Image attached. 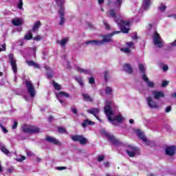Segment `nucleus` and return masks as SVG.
<instances>
[{
    "instance_id": "obj_1",
    "label": "nucleus",
    "mask_w": 176,
    "mask_h": 176,
    "mask_svg": "<svg viewBox=\"0 0 176 176\" xmlns=\"http://www.w3.org/2000/svg\"><path fill=\"white\" fill-rule=\"evenodd\" d=\"M116 34H120V31H114L111 34L102 36L103 39L101 41L93 40V41H87L85 42V45H92L93 46H101V45H104V42L108 43L112 41V38L113 35H116Z\"/></svg>"
},
{
    "instance_id": "obj_2",
    "label": "nucleus",
    "mask_w": 176,
    "mask_h": 176,
    "mask_svg": "<svg viewBox=\"0 0 176 176\" xmlns=\"http://www.w3.org/2000/svg\"><path fill=\"white\" fill-rule=\"evenodd\" d=\"M104 113L106 116H107V119L109 122H111V124L113 126H118V122L113 118V111H112V107L109 104H107L104 107Z\"/></svg>"
},
{
    "instance_id": "obj_3",
    "label": "nucleus",
    "mask_w": 176,
    "mask_h": 176,
    "mask_svg": "<svg viewBox=\"0 0 176 176\" xmlns=\"http://www.w3.org/2000/svg\"><path fill=\"white\" fill-rule=\"evenodd\" d=\"M22 131L27 134H36L41 129L37 126L25 124L22 126Z\"/></svg>"
},
{
    "instance_id": "obj_4",
    "label": "nucleus",
    "mask_w": 176,
    "mask_h": 176,
    "mask_svg": "<svg viewBox=\"0 0 176 176\" xmlns=\"http://www.w3.org/2000/svg\"><path fill=\"white\" fill-rule=\"evenodd\" d=\"M71 139L74 142H79L80 145H86L88 142L87 138H85L83 135H75L72 136Z\"/></svg>"
},
{
    "instance_id": "obj_5",
    "label": "nucleus",
    "mask_w": 176,
    "mask_h": 176,
    "mask_svg": "<svg viewBox=\"0 0 176 176\" xmlns=\"http://www.w3.org/2000/svg\"><path fill=\"white\" fill-rule=\"evenodd\" d=\"M153 43L155 46H157V47H163V39L160 36V34L157 32H155L153 36Z\"/></svg>"
},
{
    "instance_id": "obj_6",
    "label": "nucleus",
    "mask_w": 176,
    "mask_h": 176,
    "mask_svg": "<svg viewBox=\"0 0 176 176\" xmlns=\"http://www.w3.org/2000/svg\"><path fill=\"white\" fill-rule=\"evenodd\" d=\"M119 27L121 28L122 32L123 34H129V32L130 31V28H126V27H130V21H125L124 20H120V23H118Z\"/></svg>"
},
{
    "instance_id": "obj_7",
    "label": "nucleus",
    "mask_w": 176,
    "mask_h": 176,
    "mask_svg": "<svg viewBox=\"0 0 176 176\" xmlns=\"http://www.w3.org/2000/svg\"><path fill=\"white\" fill-rule=\"evenodd\" d=\"M8 58L10 61V65L14 74H17V63L14 59V56L13 54H9Z\"/></svg>"
},
{
    "instance_id": "obj_8",
    "label": "nucleus",
    "mask_w": 176,
    "mask_h": 176,
    "mask_svg": "<svg viewBox=\"0 0 176 176\" xmlns=\"http://www.w3.org/2000/svg\"><path fill=\"white\" fill-rule=\"evenodd\" d=\"M28 92L29 93L30 97H35V88H34V85L31 83V81L27 80L25 82Z\"/></svg>"
},
{
    "instance_id": "obj_9",
    "label": "nucleus",
    "mask_w": 176,
    "mask_h": 176,
    "mask_svg": "<svg viewBox=\"0 0 176 176\" xmlns=\"http://www.w3.org/2000/svg\"><path fill=\"white\" fill-rule=\"evenodd\" d=\"M106 135L109 141L111 144H113V145H115L116 146H119V145H122V142H120V140L116 139V138H115V136H113V135L107 134Z\"/></svg>"
},
{
    "instance_id": "obj_10",
    "label": "nucleus",
    "mask_w": 176,
    "mask_h": 176,
    "mask_svg": "<svg viewBox=\"0 0 176 176\" xmlns=\"http://www.w3.org/2000/svg\"><path fill=\"white\" fill-rule=\"evenodd\" d=\"M128 148H129L130 150H126V153H127L128 156H129V157H134V156H135V153H137V152H138V148L135 147V146H133L131 145L128 146Z\"/></svg>"
},
{
    "instance_id": "obj_11",
    "label": "nucleus",
    "mask_w": 176,
    "mask_h": 176,
    "mask_svg": "<svg viewBox=\"0 0 176 176\" xmlns=\"http://www.w3.org/2000/svg\"><path fill=\"white\" fill-rule=\"evenodd\" d=\"M146 101L150 108L153 109H157V108H159V106L157 105V102L154 101L153 99H152V98L151 97L147 98Z\"/></svg>"
},
{
    "instance_id": "obj_12",
    "label": "nucleus",
    "mask_w": 176,
    "mask_h": 176,
    "mask_svg": "<svg viewBox=\"0 0 176 176\" xmlns=\"http://www.w3.org/2000/svg\"><path fill=\"white\" fill-rule=\"evenodd\" d=\"M176 146H170L166 148V155L168 156H174L175 155Z\"/></svg>"
},
{
    "instance_id": "obj_13",
    "label": "nucleus",
    "mask_w": 176,
    "mask_h": 176,
    "mask_svg": "<svg viewBox=\"0 0 176 176\" xmlns=\"http://www.w3.org/2000/svg\"><path fill=\"white\" fill-rule=\"evenodd\" d=\"M136 134L140 140H142L143 142L146 143V145H150L149 142H148V139L145 137V135L144 134V132H142L140 129L136 130Z\"/></svg>"
},
{
    "instance_id": "obj_14",
    "label": "nucleus",
    "mask_w": 176,
    "mask_h": 176,
    "mask_svg": "<svg viewBox=\"0 0 176 176\" xmlns=\"http://www.w3.org/2000/svg\"><path fill=\"white\" fill-rule=\"evenodd\" d=\"M55 2L58 8H59V12H61V10L65 11L64 5L65 4L66 0H55Z\"/></svg>"
},
{
    "instance_id": "obj_15",
    "label": "nucleus",
    "mask_w": 176,
    "mask_h": 176,
    "mask_svg": "<svg viewBox=\"0 0 176 176\" xmlns=\"http://www.w3.org/2000/svg\"><path fill=\"white\" fill-rule=\"evenodd\" d=\"M153 95L155 100H160V98H164V93L160 91H153Z\"/></svg>"
},
{
    "instance_id": "obj_16",
    "label": "nucleus",
    "mask_w": 176,
    "mask_h": 176,
    "mask_svg": "<svg viewBox=\"0 0 176 176\" xmlns=\"http://www.w3.org/2000/svg\"><path fill=\"white\" fill-rule=\"evenodd\" d=\"M45 141H47V142H50V144H54V145H58L60 144V142L57 140V139L49 135L45 137Z\"/></svg>"
},
{
    "instance_id": "obj_17",
    "label": "nucleus",
    "mask_w": 176,
    "mask_h": 176,
    "mask_svg": "<svg viewBox=\"0 0 176 176\" xmlns=\"http://www.w3.org/2000/svg\"><path fill=\"white\" fill-rule=\"evenodd\" d=\"M123 69L125 71V72H127V74H133V68L129 63L124 64Z\"/></svg>"
},
{
    "instance_id": "obj_18",
    "label": "nucleus",
    "mask_w": 176,
    "mask_h": 176,
    "mask_svg": "<svg viewBox=\"0 0 176 176\" xmlns=\"http://www.w3.org/2000/svg\"><path fill=\"white\" fill-rule=\"evenodd\" d=\"M26 64H28L29 67H34V68L38 69H41V66L39 65V64L34 62L33 60H26Z\"/></svg>"
},
{
    "instance_id": "obj_19",
    "label": "nucleus",
    "mask_w": 176,
    "mask_h": 176,
    "mask_svg": "<svg viewBox=\"0 0 176 176\" xmlns=\"http://www.w3.org/2000/svg\"><path fill=\"white\" fill-rule=\"evenodd\" d=\"M41 25H42V23H41V21H37L36 22H35L32 28V32H36L39 27H41Z\"/></svg>"
},
{
    "instance_id": "obj_20",
    "label": "nucleus",
    "mask_w": 176,
    "mask_h": 176,
    "mask_svg": "<svg viewBox=\"0 0 176 176\" xmlns=\"http://www.w3.org/2000/svg\"><path fill=\"white\" fill-rule=\"evenodd\" d=\"M94 124V122L91 121L89 119L85 120L84 122L82 123V127H84V129H86L87 126H93Z\"/></svg>"
},
{
    "instance_id": "obj_21",
    "label": "nucleus",
    "mask_w": 176,
    "mask_h": 176,
    "mask_svg": "<svg viewBox=\"0 0 176 176\" xmlns=\"http://www.w3.org/2000/svg\"><path fill=\"white\" fill-rule=\"evenodd\" d=\"M65 11H63V10H61L60 11H59V14H60V23L59 25H63L65 23V18L64 17V13Z\"/></svg>"
},
{
    "instance_id": "obj_22",
    "label": "nucleus",
    "mask_w": 176,
    "mask_h": 176,
    "mask_svg": "<svg viewBox=\"0 0 176 176\" xmlns=\"http://www.w3.org/2000/svg\"><path fill=\"white\" fill-rule=\"evenodd\" d=\"M12 23L13 25H14L15 27H19L23 24L21 19L19 18H15V19H12Z\"/></svg>"
},
{
    "instance_id": "obj_23",
    "label": "nucleus",
    "mask_w": 176,
    "mask_h": 176,
    "mask_svg": "<svg viewBox=\"0 0 176 176\" xmlns=\"http://www.w3.org/2000/svg\"><path fill=\"white\" fill-rule=\"evenodd\" d=\"M61 96L63 97H65L66 98H69V94L66 93V92L63 91H59L58 93H57L56 94V97H60L61 98Z\"/></svg>"
},
{
    "instance_id": "obj_24",
    "label": "nucleus",
    "mask_w": 176,
    "mask_h": 176,
    "mask_svg": "<svg viewBox=\"0 0 176 176\" xmlns=\"http://www.w3.org/2000/svg\"><path fill=\"white\" fill-rule=\"evenodd\" d=\"M67 42H68V38H65L62 39L61 41L57 40L56 43H58V45H60L62 47H65V45H67Z\"/></svg>"
},
{
    "instance_id": "obj_25",
    "label": "nucleus",
    "mask_w": 176,
    "mask_h": 176,
    "mask_svg": "<svg viewBox=\"0 0 176 176\" xmlns=\"http://www.w3.org/2000/svg\"><path fill=\"white\" fill-rule=\"evenodd\" d=\"M82 96L83 97L85 101H87V102H93V98L87 94H82Z\"/></svg>"
},
{
    "instance_id": "obj_26",
    "label": "nucleus",
    "mask_w": 176,
    "mask_h": 176,
    "mask_svg": "<svg viewBox=\"0 0 176 176\" xmlns=\"http://www.w3.org/2000/svg\"><path fill=\"white\" fill-rule=\"evenodd\" d=\"M113 118L118 122V123H122L123 120H124V118L122 115H118L116 117L113 116Z\"/></svg>"
},
{
    "instance_id": "obj_27",
    "label": "nucleus",
    "mask_w": 176,
    "mask_h": 176,
    "mask_svg": "<svg viewBox=\"0 0 176 176\" xmlns=\"http://www.w3.org/2000/svg\"><path fill=\"white\" fill-rule=\"evenodd\" d=\"M77 71L80 72V74H85V75H87L90 74V70L89 69H85L80 67H76Z\"/></svg>"
},
{
    "instance_id": "obj_28",
    "label": "nucleus",
    "mask_w": 176,
    "mask_h": 176,
    "mask_svg": "<svg viewBox=\"0 0 176 176\" xmlns=\"http://www.w3.org/2000/svg\"><path fill=\"white\" fill-rule=\"evenodd\" d=\"M88 113H91V115H94L96 116L97 113H100V109H93L92 110H87Z\"/></svg>"
},
{
    "instance_id": "obj_29",
    "label": "nucleus",
    "mask_w": 176,
    "mask_h": 176,
    "mask_svg": "<svg viewBox=\"0 0 176 176\" xmlns=\"http://www.w3.org/2000/svg\"><path fill=\"white\" fill-rule=\"evenodd\" d=\"M151 6V1H147L146 0L143 1V8L144 10H148Z\"/></svg>"
},
{
    "instance_id": "obj_30",
    "label": "nucleus",
    "mask_w": 176,
    "mask_h": 176,
    "mask_svg": "<svg viewBox=\"0 0 176 176\" xmlns=\"http://www.w3.org/2000/svg\"><path fill=\"white\" fill-rule=\"evenodd\" d=\"M109 17H111L112 19H115V17H116V12L113 9H110L109 10Z\"/></svg>"
},
{
    "instance_id": "obj_31",
    "label": "nucleus",
    "mask_w": 176,
    "mask_h": 176,
    "mask_svg": "<svg viewBox=\"0 0 176 176\" xmlns=\"http://www.w3.org/2000/svg\"><path fill=\"white\" fill-rule=\"evenodd\" d=\"M1 152H3V153H4V155H10V151H9V150H8V148H6V146H3L1 147Z\"/></svg>"
},
{
    "instance_id": "obj_32",
    "label": "nucleus",
    "mask_w": 176,
    "mask_h": 176,
    "mask_svg": "<svg viewBox=\"0 0 176 176\" xmlns=\"http://www.w3.org/2000/svg\"><path fill=\"white\" fill-rule=\"evenodd\" d=\"M24 39H25L26 41H31V39H32V33L31 32V31H29L28 34H26L25 35Z\"/></svg>"
},
{
    "instance_id": "obj_33",
    "label": "nucleus",
    "mask_w": 176,
    "mask_h": 176,
    "mask_svg": "<svg viewBox=\"0 0 176 176\" xmlns=\"http://www.w3.org/2000/svg\"><path fill=\"white\" fill-rule=\"evenodd\" d=\"M75 80H76V82H78V83L80 85V86L81 87H83L84 82H83V79H82V78H80V77H76Z\"/></svg>"
},
{
    "instance_id": "obj_34",
    "label": "nucleus",
    "mask_w": 176,
    "mask_h": 176,
    "mask_svg": "<svg viewBox=\"0 0 176 176\" xmlns=\"http://www.w3.org/2000/svg\"><path fill=\"white\" fill-rule=\"evenodd\" d=\"M52 84L55 90H61V85H60L58 83L56 82L55 81H53Z\"/></svg>"
},
{
    "instance_id": "obj_35",
    "label": "nucleus",
    "mask_w": 176,
    "mask_h": 176,
    "mask_svg": "<svg viewBox=\"0 0 176 176\" xmlns=\"http://www.w3.org/2000/svg\"><path fill=\"white\" fill-rule=\"evenodd\" d=\"M105 93L107 96H111L112 94V88L111 87H106Z\"/></svg>"
},
{
    "instance_id": "obj_36",
    "label": "nucleus",
    "mask_w": 176,
    "mask_h": 176,
    "mask_svg": "<svg viewBox=\"0 0 176 176\" xmlns=\"http://www.w3.org/2000/svg\"><path fill=\"white\" fill-rule=\"evenodd\" d=\"M139 69L142 74H145V67L144 66V64H139Z\"/></svg>"
},
{
    "instance_id": "obj_37",
    "label": "nucleus",
    "mask_w": 176,
    "mask_h": 176,
    "mask_svg": "<svg viewBox=\"0 0 176 176\" xmlns=\"http://www.w3.org/2000/svg\"><path fill=\"white\" fill-rule=\"evenodd\" d=\"M58 131L60 134H64V133H67V129H65V128L63 127H58Z\"/></svg>"
},
{
    "instance_id": "obj_38",
    "label": "nucleus",
    "mask_w": 176,
    "mask_h": 176,
    "mask_svg": "<svg viewBox=\"0 0 176 176\" xmlns=\"http://www.w3.org/2000/svg\"><path fill=\"white\" fill-rule=\"evenodd\" d=\"M121 52H124V53H131V50H130V48L129 47H124V48H121Z\"/></svg>"
},
{
    "instance_id": "obj_39",
    "label": "nucleus",
    "mask_w": 176,
    "mask_h": 176,
    "mask_svg": "<svg viewBox=\"0 0 176 176\" xmlns=\"http://www.w3.org/2000/svg\"><path fill=\"white\" fill-rule=\"evenodd\" d=\"M158 9L159 10H160V12H165L166 9H167V6L162 4L161 6L158 8Z\"/></svg>"
},
{
    "instance_id": "obj_40",
    "label": "nucleus",
    "mask_w": 176,
    "mask_h": 176,
    "mask_svg": "<svg viewBox=\"0 0 176 176\" xmlns=\"http://www.w3.org/2000/svg\"><path fill=\"white\" fill-rule=\"evenodd\" d=\"M142 79L146 82L147 83V82L149 80V78H148V77L146 76V74L145 73H143V75L142 76Z\"/></svg>"
},
{
    "instance_id": "obj_41",
    "label": "nucleus",
    "mask_w": 176,
    "mask_h": 176,
    "mask_svg": "<svg viewBox=\"0 0 176 176\" xmlns=\"http://www.w3.org/2000/svg\"><path fill=\"white\" fill-rule=\"evenodd\" d=\"M109 72H108V71L104 72V78L105 82H108V76H109Z\"/></svg>"
},
{
    "instance_id": "obj_42",
    "label": "nucleus",
    "mask_w": 176,
    "mask_h": 176,
    "mask_svg": "<svg viewBox=\"0 0 176 176\" xmlns=\"http://www.w3.org/2000/svg\"><path fill=\"white\" fill-rule=\"evenodd\" d=\"M89 85H94V83H96V80L94 79V77H90L89 78Z\"/></svg>"
},
{
    "instance_id": "obj_43",
    "label": "nucleus",
    "mask_w": 176,
    "mask_h": 176,
    "mask_svg": "<svg viewBox=\"0 0 176 176\" xmlns=\"http://www.w3.org/2000/svg\"><path fill=\"white\" fill-rule=\"evenodd\" d=\"M169 82L167 80H163L162 83V87H166V86H168Z\"/></svg>"
},
{
    "instance_id": "obj_44",
    "label": "nucleus",
    "mask_w": 176,
    "mask_h": 176,
    "mask_svg": "<svg viewBox=\"0 0 176 176\" xmlns=\"http://www.w3.org/2000/svg\"><path fill=\"white\" fill-rule=\"evenodd\" d=\"M126 46L129 47H131V49H134V43L133 42H128L126 43Z\"/></svg>"
},
{
    "instance_id": "obj_45",
    "label": "nucleus",
    "mask_w": 176,
    "mask_h": 176,
    "mask_svg": "<svg viewBox=\"0 0 176 176\" xmlns=\"http://www.w3.org/2000/svg\"><path fill=\"white\" fill-rule=\"evenodd\" d=\"M0 127L2 130V131L5 133V134H6V133H8V129L6 128H5V126L2 124H0Z\"/></svg>"
},
{
    "instance_id": "obj_46",
    "label": "nucleus",
    "mask_w": 176,
    "mask_h": 176,
    "mask_svg": "<svg viewBox=\"0 0 176 176\" xmlns=\"http://www.w3.org/2000/svg\"><path fill=\"white\" fill-rule=\"evenodd\" d=\"M17 8L20 10L23 9V0H19Z\"/></svg>"
},
{
    "instance_id": "obj_47",
    "label": "nucleus",
    "mask_w": 176,
    "mask_h": 176,
    "mask_svg": "<svg viewBox=\"0 0 176 176\" xmlns=\"http://www.w3.org/2000/svg\"><path fill=\"white\" fill-rule=\"evenodd\" d=\"M25 159H27V158L25 157V156H24V155H21V156H20V158H17L16 160H17V162H23V160H25Z\"/></svg>"
},
{
    "instance_id": "obj_48",
    "label": "nucleus",
    "mask_w": 176,
    "mask_h": 176,
    "mask_svg": "<svg viewBox=\"0 0 176 176\" xmlns=\"http://www.w3.org/2000/svg\"><path fill=\"white\" fill-rule=\"evenodd\" d=\"M146 83H147L148 87H155V83H153V82H151L148 80Z\"/></svg>"
},
{
    "instance_id": "obj_49",
    "label": "nucleus",
    "mask_w": 176,
    "mask_h": 176,
    "mask_svg": "<svg viewBox=\"0 0 176 176\" xmlns=\"http://www.w3.org/2000/svg\"><path fill=\"white\" fill-rule=\"evenodd\" d=\"M1 47L2 48H1L0 47V53H1V52H6V44H3L2 45H1Z\"/></svg>"
},
{
    "instance_id": "obj_50",
    "label": "nucleus",
    "mask_w": 176,
    "mask_h": 176,
    "mask_svg": "<svg viewBox=\"0 0 176 176\" xmlns=\"http://www.w3.org/2000/svg\"><path fill=\"white\" fill-rule=\"evenodd\" d=\"M33 39L34 41H38L42 39V36L41 35H37L36 36L34 37Z\"/></svg>"
},
{
    "instance_id": "obj_51",
    "label": "nucleus",
    "mask_w": 176,
    "mask_h": 176,
    "mask_svg": "<svg viewBox=\"0 0 176 176\" xmlns=\"http://www.w3.org/2000/svg\"><path fill=\"white\" fill-rule=\"evenodd\" d=\"M105 156L104 155H99L98 157V162H102V160H104Z\"/></svg>"
},
{
    "instance_id": "obj_52",
    "label": "nucleus",
    "mask_w": 176,
    "mask_h": 176,
    "mask_svg": "<svg viewBox=\"0 0 176 176\" xmlns=\"http://www.w3.org/2000/svg\"><path fill=\"white\" fill-rule=\"evenodd\" d=\"M72 112L74 115H78V109H76V108H72Z\"/></svg>"
},
{
    "instance_id": "obj_53",
    "label": "nucleus",
    "mask_w": 176,
    "mask_h": 176,
    "mask_svg": "<svg viewBox=\"0 0 176 176\" xmlns=\"http://www.w3.org/2000/svg\"><path fill=\"white\" fill-rule=\"evenodd\" d=\"M57 100L59 101V102H60V104H64V100H63V99H61V96H56Z\"/></svg>"
},
{
    "instance_id": "obj_54",
    "label": "nucleus",
    "mask_w": 176,
    "mask_h": 176,
    "mask_svg": "<svg viewBox=\"0 0 176 176\" xmlns=\"http://www.w3.org/2000/svg\"><path fill=\"white\" fill-rule=\"evenodd\" d=\"M162 69L164 72H166V71H168V66L167 65H164L162 67Z\"/></svg>"
},
{
    "instance_id": "obj_55",
    "label": "nucleus",
    "mask_w": 176,
    "mask_h": 176,
    "mask_svg": "<svg viewBox=\"0 0 176 176\" xmlns=\"http://www.w3.org/2000/svg\"><path fill=\"white\" fill-rule=\"evenodd\" d=\"M171 111V106H168L165 109V112L166 113H168V112H170Z\"/></svg>"
},
{
    "instance_id": "obj_56",
    "label": "nucleus",
    "mask_w": 176,
    "mask_h": 176,
    "mask_svg": "<svg viewBox=\"0 0 176 176\" xmlns=\"http://www.w3.org/2000/svg\"><path fill=\"white\" fill-rule=\"evenodd\" d=\"M17 126H19V122H14V124L12 125V129H17Z\"/></svg>"
},
{
    "instance_id": "obj_57",
    "label": "nucleus",
    "mask_w": 176,
    "mask_h": 176,
    "mask_svg": "<svg viewBox=\"0 0 176 176\" xmlns=\"http://www.w3.org/2000/svg\"><path fill=\"white\" fill-rule=\"evenodd\" d=\"M116 5L118 6H122V0H116Z\"/></svg>"
},
{
    "instance_id": "obj_58",
    "label": "nucleus",
    "mask_w": 176,
    "mask_h": 176,
    "mask_svg": "<svg viewBox=\"0 0 176 176\" xmlns=\"http://www.w3.org/2000/svg\"><path fill=\"white\" fill-rule=\"evenodd\" d=\"M66 169H67V167H65V166H58L57 168V170H66Z\"/></svg>"
},
{
    "instance_id": "obj_59",
    "label": "nucleus",
    "mask_w": 176,
    "mask_h": 176,
    "mask_svg": "<svg viewBox=\"0 0 176 176\" xmlns=\"http://www.w3.org/2000/svg\"><path fill=\"white\" fill-rule=\"evenodd\" d=\"M104 25H105L106 30H111V26H109L108 23H104Z\"/></svg>"
},
{
    "instance_id": "obj_60",
    "label": "nucleus",
    "mask_w": 176,
    "mask_h": 176,
    "mask_svg": "<svg viewBox=\"0 0 176 176\" xmlns=\"http://www.w3.org/2000/svg\"><path fill=\"white\" fill-rule=\"evenodd\" d=\"M47 76L48 79H52V78H53V74L52 73H50L47 74Z\"/></svg>"
},
{
    "instance_id": "obj_61",
    "label": "nucleus",
    "mask_w": 176,
    "mask_h": 176,
    "mask_svg": "<svg viewBox=\"0 0 176 176\" xmlns=\"http://www.w3.org/2000/svg\"><path fill=\"white\" fill-rule=\"evenodd\" d=\"M171 97H172V98H176V92L172 94Z\"/></svg>"
},
{
    "instance_id": "obj_62",
    "label": "nucleus",
    "mask_w": 176,
    "mask_h": 176,
    "mask_svg": "<svg viewBox=\"0 0 176 176\" xmlns=\"http://www.w3.org/2000/svg\"><path fill=\"white\" fill-rule=\"evenodd\" d=\"M104 166L109 167V162H104Z\"/></svg>"
},
{
    "instance_id": "obj_63",
    "label": "nucleus",
    "mask_w": 176,
    "mask_h": 176,
    "mask_svg": "<svg viewBox=\"0 0 176 176\" xmlns=\"http://www.w3.org/2000/svg\"><path fill=\"white\" fill-rule=\"evenodd\" d=\"M171 46H176V39L171 43Z\"/></svg>"
},
{
    "instance_id": "obj_64",
    "label": "nucleus",
    "mask_w": 176,
    "mask_h": 176,
    "mask_svg": "<svg viewBox=\"0 0 176 176\" xmlns=\"http://www.w3.org/2000/svg\"><path fill=\"white\" fill-rule=\"evenodd\" d=\"M168 17H173V19H176V15L175 14L169 15Z\"/></svg>"
}]
</instances>
